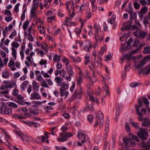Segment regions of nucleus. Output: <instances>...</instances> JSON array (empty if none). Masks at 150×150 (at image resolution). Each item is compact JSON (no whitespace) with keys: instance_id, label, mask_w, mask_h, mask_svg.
Segmentation results:
<instances>
[{"instance_id":"51","label":"nucleus","mask_w":150,"mask_h":150,"mask_svg":"<svg viewBox=\"0 0 150 150\" xmlns=\"http://www.w3.org/2000/svg\"><path fill=\"white\" fill-rule=\"evenodd\" d=\"M95 3H91V5L92 9V12H94L96 11L97 6L96 5L94 4Z\"/></svg>"},{"instance_id":"33","label":"nucleus","mask_w":150,"mask_h":150,"mask_svg":"<svg viewBox=\"0 0 150 150\" xmlns=\"http://www.w3.org/2000/svg\"><path fill=\"white\" fill-rule=\"evenodd\" d=\"M94 109L92 104L88 105L85 108V110L86 111H90L93 112Z\"/></svg>"},{"instance_id":"26","label":"nucleus","mask_w":150,"mask_h":150,"mask_svg":"<svg viewBox=\"0 0 150 150\" xmlns=\"http://www.w3.org/2000/svg\"><path fill=\"white\" fill-rule=\"evenodd\" d=\"M70 57L73 60V62L75 63L80 62L82 59L79 56L77 57L76 59L71 55L70 56Z\"/></svg>"},{"instance_id":"7","label":"nucleus","mask_w":150,"mask_h":150,"mask_svg":"<svg viewBox=\"0 0 150 150\" xmlns=\"http://www.w3.org/2000/svg\"><path fill=\"white\" fill-rule=\"evenodd\" d=\"M46 15L48 16L47 21L49 23L52 22V21H55V13L53 11H49L46 13Z\"/></svg>"},{"instance_id":"38","label":"nucleus","mask_w":150,"mask_h":150,"mask_svg":"<svg viewBox=\"0 0 150 150\" xmlns=\"http://www.w3.org/2000/svg\"><path fill=\"white\" fill-rule=\"evenodd\" d=\"M54 80L55 81L57 84H61L62 81L63 80V79L59 76L56 77Z\"/></svg>"},{"instance_id":"23","label":"nucleus","mask_w":150,"mask_h":150,"mask_svg":"<svg viewBox=\"0 0 150 150\" xmlns=\"http://www.w3.org/2000/svg\"><path fill=\"white\" fill-rule=\"evenodd\" d=\"M94 28L95 29V33H98L101 32L100 30V26L97 23H94Z\"/></svg>"},{"instance_id":"53","label":"nucleus","mask_w":150,"mask_h":150,"mask_svg":"<svg viewBox=\"0 0 150 150\" xmlns=\"http://www.w3.org/2000/svg\"><path fill=\"white\" fill-rule=\"evenodd\" d=\"M93 71V79H92L91 78H90V80H91V82L92 83H95V82L97 80V79L96 76L95 75V73Z\"/></svg>"},{"instance_id":"52","label":"nucleus","mask_w":150,"mask_h":150,"mask_svg":"<svg viewBox=\"0 0 150 150\" xmlns=\"http://www.w3.org/2000/svg\"><path fill=\"white\" fill-rule=\"evenodd\" d=\"M62 115L65 118L67 119H69L70 117V115L68 113L66 112H64Z\"/></svg>"},{"instance_id":"4","label":"nucleus","mask_w":150,"mask_h":150,"mask_svg":"<svg viewBox=\"0 0 150 150\" xmlns=\"http://www.w3.org/2000/svg\"><path fill=\"white\" fill-rule=\"evenodd\" d=\"M11 46H12V47L11 48L12 51L11 54L14 60H15L16 58L17 52L15 48H18L19 46L20 45L18 42H13L11 44Z\"/></svg>"},{"instance_id":"22","label":"nucleus","mask_w":150,"mask_h":150,"mask_svg":"<svg viewBox=\"0 0 150 150\" xmlns=\"http://www.w3.org/2000/svg\"><path fill=\"white\" fill-rule=\"evenodd\" d=\"M32 85L33 90L35 91H38L39 86H38V83L37 82L34 80L33 81Z\"/></svg>"},{"instance_id":"25","label":"nucleus","mask_w":150,"mask_h":150,"mask_svg":"<svg viewBox=\"0 0 150 150\" xmlns=\"http://www.w3.org/2000/svg\"><path fill=\"white\" fill-rule=\"evenodd\" d=\"M142 147L146 148L145 150H150V144L143 142L141 143Z\"/></svg>"},{"instance_id":"5","label":"nucleus","mask_w":150,"mask_h":150,"mask_svg":"<svg viewBox=\"0 0 150 150\" xmlns=\"http://www.w3.org/2000/svg\"><path fill=\"white\" fill-rule=\"evenodd\" d=\"M142 102L141 100L139 101V105L137 106H135L137 114L139 115V117L138 119L140 121H142L143 120L142 114L140 112L139 109L142 107Z\"/></svg>"},{"instance_id":"61","label":"nucleus","mask_w":150,"mask_h":150,"mask_svg":"<svg viewBox=\"0 0 150 150\" xmlns=\"http://www.w3.org/2000/svg\"><path fill=\"white\" fill-rule=\"evenodd\" d=\"M43 79L42 76L41 74H39V75L36 76V80L39 81H41V80Z\"/></svg>"},{"instance_id":"8","label":"nucleus","mask_w":150,"mask_h":150,"mask_svg":"<svg viewBox=\"0 0 150 150\" xmlns=\"http://www.w3.org/2000/svg\"><path fill=\"white\" fill-rule=\"evenodd\" d=\"M84 131L81 129H79L78 130V134H77L78 138L79 139H83L81 141L82 143H84L86 142V139L87 138V136L84 134Z\"/></svg>"},{"instance_id":"44","label":"nucleus","mask_w":150,"mask_h":150,"mask_svg":"<svg viewBox=\"0 0 150 150\" xmlns=\"http://www.w3.org/2000/svg\"><path fill=\"white\" fill-rule=\"evenodd\" d=\"M8 105L9 107H11L14 108H16L18 107V106L17 104H16L15 103L12 102H9L8 104Z\"/></svg>"},{"instance_id":"19","label":"nucleus","mask_w":150,"mask_h":150,"mask_svg":"<svg viewBox=\"0 0 150 150\" xmlns=\"http://www.w3.org/2000/svg\"><path fill=\"white\" fill-rule=\"evenodd\" d=\"M60 88L59 90H67L69 88V85L64 82H62L60 85Z\"/></svg>"},{"instance_id":"45","label":"nucleus","mask_w":150,"mask_h":150,"mask_svg":"<svg viewBox=\"0 0 150 150\" xmlns=\"http://www.w3.org/2000/svg\"><path fill=\"white\" fill-rule=\"evenodd\" d=\"M41 48L42 49L44 50L46 53H47L49 51V48H48V46L46 44H45V45H41Z\"/></svg>"},{"instance_id":"55","label":"nucleus","mask_w":150,"mask_h":150,"mask_svg":"<svg viewBox=\"0 0 150 150\" xmlns=\"http://www.w3.org/2000/svg\"><path fill=\"white\" fill-rule=\"evenodd\" d=\"M20 4L19 3H18L15 6L14 11L16 13H18L19 11V7L20 6Z\"/></svg>"},{"instance_id":"58","label":"nucleus","mask_w":150,"mask_h":150,"mask_svg":"<svg viewBox=\"0 0 150 150\" xmlns=\"http://www.w3.org/2000/svg\"><path fill=\"white\" fill-rule=\"evenodd\" d=\"M27 38L30 42H33V41L34 38L32 36L31 34H28V37Z\"/></svg>"},{"instance_id":"11","label":"nucleus","mask_w":150,"mask_h":150,"mask_svg":"<svg viewBox=\"0 0 150 150\" xmlns=\"http://www.w3.org/2000/svg\"><path fill=\"white\" fill-rule=\"evenodd\" d=\"M132 23L131 21H127L123 23L124 26L121 28L123 31L129 30L132 26Z\"/></svg>"},{"instance_id":"29","label":"nucleus","mask_w":150,"mask_h":150,"mask_svg":"<svg viewBox=\"0 0 150 150\" xmlns=\"http://www.w3.org/2000/svg\"><path fill=\"white\" fill-rule=\"evenodd\" d=\"M23 137L24 139L23 140L25 143H26V142H31L33 140V138L31 137L24 135Z\"/></svg>"},{"instance_id":"49","label":"nucleus","mask_w":150,"mask_h":150,"mask_svg":"<svg viewBox=\"0 0 150 150\" xmlns=\"http://www.w3.org/2000/svg\"><path fill=\"white\" fill-rule=\"evenodd\" d=\"M82 31V29L76 27L75 30V33L78 36L79 35Z\"/></svg>"},{"instance_id":"62","label":"nucleus","mask_w":150,"mask_h":150,"mask_svg":"<svg viewBox=\"0 0 150 150\" xmlns=\"http://www.w3.org/2000/svg\"><path fill=\"white\" fill-rule=\"evenodd\" d=\"M40 124L37 122H33L32 124V127L37 128L40 127Z\"/></svg>"},{"instance_id":"24","label":"nucleus","mask_w":150,"mask_h":150,"mask_svg":"<svg viewBox=\"0 0 150 150\" xmlns=\"http://www.w3.org/2000/svg\"><path fill=\"white\" fill-rule=\"evenodd\" d=\"M2 77L5 79L9 78L10 75L8 72L6 70H4L2 71Z\"/></svg>"},{"instance_id":"43","label":"nucleus","mask_w":150,"mask_h":150,"mask_svg":"<svg viewBox=\"0 0 150 150\" xmlns=\"http://www.w3.org/2000/svg\"><path fill=\"white\" fill-rule=\"evenodd\" d=\"M29 23V22L28 20L24 22L23 26V28L24 30H26Z\"/></svg>"},{"instance_id":"64","label":"nucleus","mask_w":150,"mask_h":150,"mask_svg":"<svg viewBox=\"0 0 150 150\" xmlns=\"http://www.w3.org/2000/svg\"><path fill=\"white\" fill-rule=\"evenodd\" d=\"M139 85V83L137 82H133L131 83L130 86L132 88H135L137 86Z\"/></svg>"},{"instance_id":"50","label":"nucleus","mask_w":150,"mask_h":150,"mask_svg":"<svg viewBox=\"0 0 150 150\" xmlns=\"http://www.w3.org/2000/svg\"><path fill=\"white\" fill-rule=\"evenodd\" d=\"M46 81L47 82V83L48 85L50 86L53 85V83L51 79L50 78L49 79H46Z\"/></svg>"},{"instance_id":"18","label":"nucleus","mask_w":150,"mask_h":150,"mask_svg":"<svg viewBox=\"0 0 150 150\" xmlns=\"http://www.w3.org/2000/svg\"><path fill=\"white\" fill-rule=\"evenodd\" d=\"M45 142V138L43 136H41L40 137H37L33 141L34 142L37 143L38 144H40Z\"/></svg>"},{"instance_id":"3","label":"nucleus","mask_w":150,"mask_h":150,"mask_svg":"<svg viewBox=\"0 0 150 150\" xmlns=\"http://www.w3.org/2000/svg\"><path fill=\"white\" fill-rule=\"evenodd\" d=\"M139 131L137 133L138 136L142 139H146L148 136V133L146 129L141 128H139Z\"/></svg>"},{"instance_id":"35","label":"nucleus","mask_w":150,"mask_h":150,"mask_svg":"<svg viewBox=\"0 0 150 150\" xmlns=\"http://www.w3.org/2000/svg\"><path fill=\"white\" fill-rule=\"evenodd\" d=\"M18 111L20 112L22 114H23L25 115H27L28 110L26 107H23L21 109H19Z\"/></svg>"},{"instance_id":"13","label":"nucleus","mask_w":150,"mask_h":150,"mask_svg":"<svg viewBox=\"0 0 150 150\" xmlns=\"http://www.w3.org/2000/svg\"><path fill=\"white\" fill-rule=\"evenodd\" d=\"M0 113L2 114L10 115L12 113V110L8 108H1L0 109Z\"/></svg>"},{"instance_id":"9","label":"nucleus","mask_w":150,"mask_h":150,"mask_svg":"<svg viewBox=\"0 0 150 150\" xmlns=\"http://www.w3.org/2000/svg\"><path fill=\"white\" fill-rule=\"evenodd\" d=\"M138 31H136L133 33V35L137 38H142V39L145 38L147 35L146 32L143 31L140 32L139 33Z\"/></svg>"},{"instance_id":"15","label":"nucleus","mask_w":150,"mask_h":150,"mask_svg":"<svg viewBox=\"0 0 150 150\" xmlns=\"http://www.w3.org/2000/svg\"><path fill=\"white\" fill-rule=\"evenodd\" d=\"M131 52V54H125L123 55L122 58H121L122 62V63L124 62V60L126 59L128 62H129L132 59V55L133 54H132Z\"/></svg>"},{"instance_id":"56","label":"nucleus","mask_w":150,"mask_h":150,"mask_svg":"<svg viewBox=\"0 0 150 150\" xmlns=\"http://www.w3.org/2000/svg\"><path fill=\"white\" fill-rule=\"evenodd\" d=\"M33 5L32 8L37 9L39 5V2H35V1H33Z\"/></svg>"},{"instance_id":"12","label":"nucleus","mask_w":150,"mask_h":150,"mask_svg":"<svg viewBox=\"0 0 150 150\" xmlns=\"http://www.w3.org/2000/svg\"><path fill=\"white\" fill-rule=\"evenodd\" d=\"M95 38L97 42L101 41L104 39V34L103 32H100V33H95Z\"/></svg>"},{"instance_id":"32","label":"nucleus","mask_w":150,"mask_h":150,"mask_svg":"<svg viewBox=\"0 0 150 150\" xmlns=\"http://www.w3.org/2000/svg\"><path fill=\"white\" fill-rule=\"evenodd\" d=\"M145 61L146 60H145L144 59L143 60L140 61L139 64L137 66L136 69H140L141 67H142L146 64Z\"/></svg>"},{"instance_id":"63","label":"nucleus","mask_w":150,"mask_h":150,"mask_svg":"<svg viewBox=\"0 0 150 150\" xmlns=\"http://www.w3.org/2000/svg\"><path fill=\"white\" fill-rule=\"evenodd\" d=\"M56 68L58 69H61L62 67V65L61 63L58 62L56 65Z\"/></svg>"},{"instance_id":"27","label":"nucleus","mask_w":150,"mask_h":150,"mask_svg":"<svg viewBox=\"0 0 150 150\" xmlns=\"http://www.w3.org/2000/svg\"><path fill=\"white\" fill-rule=\"evenodd\" d=\"M86 17L88 18L89 19L91 18V16L93 14V12H91V10L90 8H88L86 9Z\"/></svg>"},{"instance_id":"59","label":"nucleus","mask_w":150,"mask_h":150,"mask_svg":"<svg viewBox=\"0 0 150 150\" xmlns=\"http://www.w3.org/2000/svg\"><path fill=\"white\" fill-rule=\"evenodd\" d=\"M86 6V4L85 3H83L82 5L80 6V12L84 10L85 9V7Z\"/></svg>"},{"instance_id":"21","label":"nucleus","mask_w":150,"mask_h":150,"mask_svg":"<svg viewBox=\"0 0 150 150\" xmlns=\"http://www.w3.org/2000/svg\"><path fill=\"white\" fill-rule=\"evenodd\" d=\"M29 82L27 81H24L20 87V89L21 91H23L25 89V88L27 86Z\"/></svg>"},{"instance_id":"48","label":"nucleus","mask_w":150,"mask_h":150,"mask_svg":"<svg viewBox=\"0 0 150 150\" xmlns=\"http://www.w3.org/2000/svg\"><path fill=\"white\" fill-rule=\"evenodd\" d=\"M87 118L90 123H92L93 118V115L91 114L89 115L88 116Z\"/></svg>"},{"instance_id":"28","label":"nucleus","mask_w":150,"mask_h":150,"mask_svg":"<svg viewBox=\"0 0 150 150\" xmlns=\"http://www.w3.org/2000/svg\"><path fill=\"white\" fill-rule=\"evenodd\" d=\"M91 57L90 56L86 54L84 57V64L85 65H87L90 62V59Z\"/></svg>"},{"instance_id":"17","label":"nucleus","mask_w":150,"mask_h":150,"mask_svg":"<svg viewBox=\"0 0 150 150\" xmlns=\"http://www.w3.org/2000/svg\"><path fill=\"white\" fill-rule=\"evenodd\" d=\"M30 99L31 100H38L40 99V96L38 93L36 92H33L31 94Z\"/></svg>"},{"instance_id":"6","label":"nucleus","mask_w":150,"mask_h":150,"mask_svg":"<svg viewBox=\"0 0 150 150\" xmlns=\"http://www.w3.org/2000/svg\"><path fill=\"white\" fill-rule=\"evenodd\" d=\"M123 141L126 147L128 146H133L136 143L133 139L128 138L127 137L124 139Z\"/></svg>"},{"instance_id":"2","label":"nucleus","mask_w":150,"mask_h":150,"mask_svg":"<svg viewBox=\"0 0 150 150\" xmlns=\"http://www.w3.org/2000/svg\"><path fill=\"white\" fill-rule=\"evenodd\" d=\"M96 116V121L95 123L94 126L96 127L99 125L100 128L103 126L104 123L103 115L101 112L99 111Z\"/></svg>"},{"instance_id":"41","label":"nucleus","mask_w":150,"mask_h":150,"mask_svg":"<svg viewBox=\"0 0 150 150\" xmlns=\"http://www.w3.org/2000/svg\"><path fill=\"white\" fill-rule=\"evenodd\" d=\"M83 79L82 77L79 76L76 79L77 84L80 85L82 83Z\"/></svg>"},{"instance_id":"46","label":"nucleus","mask_w":150,"mask_h":150,"mask_svg":"<svg viewBox=\"0 0 150 150\" xmlns=\"http://www.w3.org/2000/svg\"><path fill=\"white\" fill-rule=\"evenodd\" d=\"M17 35V32L16 30H14L12 32L10 35L9 38H10L13 39L14 37L15 36Z\"/></svg>"},{"instance_id":"47","label":"nucleus","mask_w":150,"mask_h":150,"mask_svg":"<svg viewBox=\"0 0 150 150\" xmlns=\"http://www.w3.org/2000/svg\"><path fill=\"white\" fill-rule=\"evenodd\" d=\"M131 3L129 4L128 7L126 9L127 12L129 13H132L133 12V8L131 7Z\"/></svg>"},{"instance_id":"37","label":"nucleus","mask_w":150,"mask_h":150,"mask_svg":"<svg viewBox=\"0 0 150 150\" xmlns=\"http://www.w3.org/2000/svg\"><path fill=\"white\" fill-rule=\"evenodd\" d=\"M90 100L92 102H96L97 104H98L99 103L98 100L97 98H95L94 97L92 96H89Z\"/></svg>"},{"instance_id":"40","label":"nucleus","mask_w":150,"mask_h":150,"mask_svg":"<svg viewBox=\"0 0 150 150\" xmlns=\"http://www.w3.org/2000/svg\"><path fill=\"white\" fill-rule=\"evenodd\" d=\"M116 18V16L115 15H113L111 17L109 21V23L110 24L112 25L113 23L114 22Z\"/></svg>"},{"instance_id":"20","label":"nucleus","mask_w":150,"mask_h":150,"mask_svg":"<svg viewBox=\"0 0 150 150\" xmlns=\"http://www.w3.org/2000/svg\"><path fill=\"white\" fill-rule=\"evenodd\" d=\"M59 93L61 96H64L65 98L68 97L69 94L68 91L66 90H59Z\"/></svg>"},{"instance_id":"30","label":"nucleus","mask_w":150,"mask_h":150,"mask_svg":"<svg viewBox=\"0 0 150 150\" xmlns=\"http://www.w3.org/2000/svg\"><path fill=\"white\" fill-rule=\"evenodd\" d=\"M41 83V86L43 87L46 88H50L49 86L46 82L45 80L42 79L41 81H40Z\"/></svg>"},{"instance_id":"16","label":"nucleus","mask_w":150,"mask_h":150,"mask_svg":"<svg viewBox=\"0 0 150 150\" xmlns=\"http://www.w3.org/2000/svg\"><path fill=\"white\" fill-rule=\"evenodd\" d=\"M66 69L67 73L69 75L68 76H70L71 79V77L74 74V72L73 71V68L70 65H69L67 66Z\"/></svg>"},{"instance_id":"14","label":"nucleus","mask_w":150,"mask_h":150,"mask_svg":"<svg viewBox=\"0 0 150 150\" xmlns=\"http://www.w3.org/2000/svg\"><path fill=\"white\" fill-rule=\"evenodd\" d=\"M59 71L60 75L64 78L66 80L69 81H70L71 80V78L70 76L66 75V72L65 70L62 69L59 70Z\"/></svg>"},{"instance_id":"57","label":"nucleus","mask_w":150,"mask_h":150,"mask_svg":"<svg viewBox=\"0 0 150 150\" xmlns=\"http://www.w3.org/2000/svg\"><path fill=\"white\" fill-rule=\"evenodd\" d=\"M35 31L34 30L32 26H30L28 29V34H31L32 33H33Z\"/></svg>"},{"instance_id":"36","label":"nucleus","mask_w":150,"mask_h":150,"mask_svg":"<svg viewBox=\"0 0 150 150\" xmlns=\"http://www.w3.org/2000/svg\"><path fill=\"white\" fill-rule=\"evenodd\" d=\"M144 45V44H140L139 46L137 47L134 50H132V54H134L136 53L138 50H140L141 48Z\"/></svg>"},{"instance_id":"34","label":"nucleus","mask_w":150,"mask_h":150,"mask_svg":"<svg viewBox=\"0 0 150 150\" xmlns=\"http://www.w3.org/2000/svg\"><path fill=\"white\" fill-rule=\"evenodd\" d=\"M61 55L55 54L53 57V61L54 62H59L60 60Z\"/></svg>"},{"instance_id":"39","label":"nucleus","mask_w":150,"mask_h":150,"mask_svg":"<svg viewBox=\"0 0 150 150\" xmlns=\"http://www.w3.org/2000/svg\"><path fill=\"white\" fill-rule=\"evenodd\" d=\"M94 61L97 67H99L100 66L102 67L103 65L101 62L98 61L96 58L94 60Z\"/></svg>"},{"instance_id":"10","label":"nucleus","mask_w":150,"mask_h":150,"mask_svg":"<svg viewBox=\"0 0 150 150\" xmlns=\"http://www.w3.org/2000/svg\"><path fill=\"white\" fill-rule=\"evenodd\" d=\"M139 73H142L144 75L149 74L150 73V64L146 66L145 68L141 69H138Z\"/></svg>"},{"instance_id":"54","label":"nucleus","mask_w":150,"mask_h":150,"mask_svg":"<svg viewBox=\"0 0 150 150\" xmlns=\"http://www.w3.org/2000/svg\"><path fill=\"white\" fill-rule=\"evenodd\" d=\"M140 42V41L139 40H137V39L135 40H134V42L133 43V45L134 47H137L139 45V43Z\"/></svg>"},{"instance_id":"60","label":"nucleus","mask_w":150,"mask_h":150,"mask_svg":"<svg viewBox=\"0 0 150 150\" xmlns=\"http://www.w3.org/2000/svg\"><path fill=\"white\" fill-rule=\"evenodd\" d=\"M108 143L106 142H105L104 144V146L103 147V150H109L110 147L108 146Z\"/></svg>"},{"instance_id":"42","label":"nucleus","mask_w":150,"mask_h":150,"mask_svg":"<svg viewBox=\"0 0 150 150\" xmlns=\"http://www.w3.org/2000/svg\"><path fill=\"white\" fill-rule=\"evenodd\" d=\"M82 94L79 93L77 92L74 94L73 96V98L74 99L76 98H80L81 97V96Z\"/></svg>"},{"instance_id":"31","label":"nucleus","mask_w":150,"mask_h":150,"mask_svg":"<svg viewBox=\"0 0 150 150\" xmlns=\"http://www.w3.org/2000/svg\"><path fill=\"white\" fill-rule=\"evenodd\" d=\"M143 52L145 54H150V46H147L144 48Z\"/></svg>"},{"instance_id":"1","label":"nucleus","mask_w":150,"mask_h":150,"mask_svg":"<svg viewBox=\"0 0 150 150\" xmlns=\"http://www.w3.org/2000/svg\"><path fill=\"white\" fill-rule=\"evenodd\" d=\"M68 128L65 126L62 127V132L59 133V136L61 137H57V140L58 141L64 142L67 141V138H70L73 136V134L71 133L66 132Z\"/></svg>"}]
</instances>
